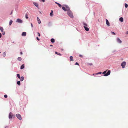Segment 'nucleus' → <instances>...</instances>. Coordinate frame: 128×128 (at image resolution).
I'll list each match as a JSON object with an SVG mask.
<instances>
[{
    "label": "nucleus",
    "mask_w": 128,
    "mask_h": 128,
    "mask_svg": "<svg viewBox=\"0 0 128 128\" xmlns=\"http://www.w3.org/2000/svg\"><path fill=\"white\" fill-rule=\"evenodd\" d=\"M67 14L69 16L72 18H74V16L72 14V12L70 9H68L67 10Z\"/></svg>",
    "instance_id": "1"
},
{
    "label": "nucleus",
    "mask_w": 128,
    "mask_h": 128,
    "mask_svg": "<svg viewBox=\"0 0 128 128\" xmlns=\"http://www.w3.org/2000/svg\"><path fill=\"white\" fill-rule=\"evenodd\" d=\"M106 71H104L102 72V74H104V76H108V75H109L110 74V70H108L107 72L106 73Z\"/></svg>",
    "instance_id": "2"
},
{
    "label": "nucleus",
    "mask_w": 128,
    "mask_h": 128,
    "mask_svg": "<svg viewBox=\"0 0 128 128\" xmlns=\"http://www.w3.org/2000/svg\"><path fill=\"white\" fill-rule=\"evenodd\" d=\"M83 24L84 25V27L85 30L87 31H88V28L86 27L87 26V24L84 22L83 23Z\"/></svg>",
    "instance_id": "3"
},
{
    "label": "nucleus",
    "mask_w": 128,
    "mask_h": 128,
    "mask_svg": "<svg viewBox=\"0 0 128 128\" xmlns=\"http://www.w3.org/2000/svg\"><path fill=\"white\" fill-rule=\"evenodd\" d=\"M16 116L20 120H21L22 119V118L21 115L18 114H17Z\"/></svg>",
    "instance_id": "4"
},
{
    "label": "nucleus",
    "mask_w": 128,
    "mask_h": 128,
    "mask_svg": "<svg viewBox=\"0 0 128 128\" xmlns=\"http://www.w3.org/2000/svg\"><path fill=\"white\" fill-rule=\"evenodd\" d=\"M16 22L19 23H22L23 22V21L20 18H18L16 20Z\"/></svg>",
    "instance_id": "5"
},
{
    "label": "nucleus",
    "mask_w": 128,
    "mask_h": 128,
    "mask_svg": "<svg viewBox=\"0 0 128 128\" xmlns=\"http://www.w3.org/2000/svg\"><path fill=\"white\" fill-rule=\"evenodd\" d=\"M126 64V62H124L121 64V66H122V68H124L125 67Z\"/></svg>",
    "instance_id": "6"
},
{
    "label": "nucleus",
    "mask_w": 128,
    "mask_h": 128,
    "mask_svg": "<svg viewBox=\"0 0 128 128\" xmlns=\"http://www.w3.org/2000/svg\"><path fill=\"white\" fill-rule=\"evenodd\" d=\"M13 116V114L11 112H10L8 115V117L10 119L12 118Z\"/></svg>",
    "instance_id": "7"
},
{
    "label": "nucleus",
    "mask_w": 128,
    "mask_h": 128,
    "mask_svg": "<svg viewBox=\"0 0 128 128\" xmlns=\"http://www.w3.org/2000/svg\"><path fill=\"white\" fill-rule=\"evenodd\" d=\"M62 8H69L68 6L66 5H63L62 6Z\"/></svg>",
    "instance_id": "8"
},
{
    "label": "nucleus",
    "mask_w": 128,
    "mask_h": 128,
    "mask_svg": "<svg viewBox=\"0 0 128 128\" xmlns=\"http://www.w3.org/2000/svg\"><path fill=\"white\" fill-rule=\"evenodd\" d=\"M106 24L108 26H110V23L109 22L108 20H107V19H106Z\"/></svg>",
    "instance_id": "9"
},
{
    "label": "nucleus",
    "mask_w": 128,
    "mask_h": 128,
    "mask_svg": "<svg viewBox=\"0 0 128 128\" xmlns=\"http://www.w3.org/2000/svg\"><path fill=\"white\" fill-rule=\"evenodd\" d=\"M117 42H118V43H121L122 42L121 40H120L119 38H117Z\"/></svg>",
    "instance_id": "10"
},
{
    "label": "nucleus",
    "mask_w": 128,
    "mask_h": 128,
    "mask_svg": "<svg viewBox=\"0 0 128 128\" xmlns=\"http://www.w3.org/2000/svg\"><path fill=\"white\" fill-rule=\"evenodd\" d=\"M26 32H23L22 34V35L23 36H25L26 35Z\"/></svg>",
    "instance_id": "11"
},
{
    "label": "nucleus",
    "mask_w": 128,
    "mask_h": 128,
    "mask_svg": "<svg viewBox=\"0 0 128 128\" xmlns=\"http://www.w3.org/2000/svg\"><path fill=\"white\" fill-rule=\"evenodd\" d=\"M37 20L38 24H40L41 23V21L40 19L38 17H37Z\"/></svg>",
    "instance_id": "12"
},
{
    "label": "nucleus",
    "mask_w": 128,
    "mask_h": 128,
    "mask_svg": "<svg viewBox=\"0 0 128 128\" xmlns=\"http://www.w3.org/2000/svg\"><path fill=\"white\" fill-rule=\"evenodd\" d=\"M53 10H52L51 12H50V16L52 17L53 16Z\"/></svg>",
    "instance_id": "13"
},
{
    "label": "nucleus",
    "mask_w": 128,
    "mask_h": 128,
    "mask_svg": "<svg viewBox=\"0 0 128 128\" xmlns=\"http://www.w3.org/2000/svg\"><path fill=\"white\" fill-rule=\"evenodd\" d=\"M50 41L52 43H53L55 42V40L54 38H52L50 40Z\"/></svg>",
    "instance_id": "14"
},
{
    "label": "nucleus",
    "mask_w": 128,
    "mask_h": 128,
    "mask_svg": "<svg viewBox=\"0 0 128 128\" xmlns=\"http://www.w3.org/2000/svg\"><path fill=\"white\" fill-rule=\"evenodd\" d=\"M24 64H23L21 66L20 68L21 70H22L24 68Z\"/></svg>",
    "instance_id": "15"
},
{
    "label": "nucleus",
    "mask_w": 128,
    "mask_h": 128,
    "mask_svg": "<svg viewBox=\"0 0 128 128\" xmlns=\"http://www.w3.org/2000/svg\"><path fill=\"white\" fill-rule=\"evenodd\" d=\"M121 21V22H122L124 20V19L122 17L120 18L119 19Z\"/></svg>",
    "instance_id": "16"
},
{
    "label": "nucleus",
    "mask_w": 128,
    "mask_h": 128,
    "mask_svg": "<svg viewBox=\"0 0 128 128\" xmlns=\"http://www.w3.org/2000/svg\"><path fill=\"white\" fill-rule=\"evenodd\" d=\"M6 52H4L2 54V56H3L4 57H5L6 56Z\"/></svg>",
    "instance_id": "17"
},
{
    "label": "nucleus",
    "mask_w": 128,
    "mask_h": 128,
    "mask_svg": "<svg viewBox=\"0 0 128 128\" xmlns=\"http://www.w3.org/2000/svg\"><path fill=\"white\" fill-rule=\"evenodd\" d=\"M13 22L12 20H10L9 23V25L10 26L12 23Z\"/></svg>",
    "instance_id": "18"
},
{
    "label": "nucleus",
    "mask_w": 128,
    "mask_h": 128,
    "mask_svg": "<svg viewBox=\"0 0 128 128\" xmlns=\"http://www.w3.org/2000/svg\"><path fill=\"white\" fill-rule=\"evenodd\" d=\"M20 81H22L23 80H24V78L23 76H22L20 78Z\"/></svg>",
    "instance_id": "19"
},
{
    "label": "nucleus",
    "mask_w": 128,
    "mask_h": 128,
    "mask_svg": "<svg viewBox=\"0 0 128 128\" xmlns=\"http://www.w3.org/2000/svg\"><path fill=\"white\" fill-rule=\"evenodd\" d=\"M55 3L57 4H58V6L60 8L62 6L60 4L58 3L57 2H56Z\"/></svg>",
    "instance_id": "20"
},
{
    "label": "nucleus",
    "mask_w": 128,
    "mask_h": 128,
    "mask_svg": "<svg viewBox=\"0 0 128 128\" xmlns=\"http://www.w3.org/2000/svg\"><path fill=\"white\" fill-rule=\"evenodd\" d=\"M0 30H1V32H3V31L4 29L1 26H0Z\"/></svg>",
    "instance_id": "21"
},
{
    "label": "nucleus",
    "mask_w": 128,
    "mask_h": 128,
    "mask_svg": "<svg viewBox=\"0 0 128 128\" xmlns=\"http://www.w3.org/2000/svg\"><path fill=\"white\" fill-rule=\"evenodd\" d=\"M34 5L37 7H38V4L37 3H36L35 2L34 3Z\"/></svg>",
    "instance_id": "22"
},
{
    "label": "nucleus",
    "mask_w": 128,
    "mask_h": 128,
    "mask_svg": "<svg viewBox=\"0 0 128 128\" xmlns=\"http://www.w3.org/2000/svg\"><path fill=\"white\" fill-rule=\"evenodd\" d=\"M17 60L19 61H21L22 60V58L21 57H18V58Z\"/></svg>",
    "instance_id": "23"
},
{
    "label": "nucleus",
    "mask_w": 128,
    "mask_h": 128,
    "mask_svg": "<svg viewBox=\"0 0 128 128\" xmlns=\"http://www.w3.org/2000/svg\"><path fill=\"white\" fill-rule=\"evenodd\" d=\"M55 54L58 55L60 56H61L62 54L60 53H59L57 52H55Z\"/></svg>",
    "instance_id": "24"
},
{
    "label": "nucleus",
    "mask_w": 128,
    "mask_h": 128,
    "mask_svg": "<svg viewBox=\"0 0 128 128\" xmlns=\"http://www.w3.org/2000/svg\"><path fill=\"white\" fill-rule=\"evenodd\" d=\"M17 84L19 86H20V81H18L17 82Z\"/></svg>",
    "instance_id": "25"
},
{
    "label": "nucleus",
    "mask_w": 128,
    "mask_h": 128,
    "mask_svg": "<svg viewBox=\"0 0 128 128\" xmlns=\"http://www.w3.org/2000/svg\"><path fill=\"white\" fill-rule=\"evenodd\" d=\"M73 57L72 56H70V61H73Z\"/></svg>",
    "instance_id": "26"
},
{
    "label": "nucleus",
    "mask_w": 128,
    "mask_h": 128,
    "mask_svg": "<svg viewBox=\"0 0 128 128\" xmlns=\"http://www.w3.org/2000/svg\"><path fill=\"white\" fill-rule=\"evenodd\" d=\"M16 75H17V77L18 78L20 79V74H16Z\"/></svg>",
    "instance_id": "27"
},
{
    "label": "nucleus",
    "mask_w": 128,
    "mask_h": 128,
    "mask_svg": "<svg viewBox=\"0 0 128 128\" xmlns=\"http://www.w3.org/2000/svg\"><path fill=\"white\" fill-rule=\"evenodd\" d=\"M25 18L26 19H28V15L27 14H26L25 15Z\"/></svg>",
    "instance_id": "28"
},
{
    "label": "nucleus",
    "mask_w": 128,
    "mask_h": 128,
    "mask_svg": "<svg viewBox=\"0 0 128 128\" xmlns=\"http://www.w3.org/2000/svg\"><path fill=\"white\" fill-rule=\"evenodd\" d=\"M64 11H67L68 8H62Z\"/></svg>",
    "instance_id": "29"
},
{
    "label": "nucleus",
    "mask_w": 128,
    "mask_h": 128,
    "mask_svg": "<svg viewBox=\"0 0 128 128\" xmlns=\"http://www.w3.org/2000/svg\"><path fill=\"white\" fill-rule=\"evenodd\" d=\"M102 74V72H98V73H96V74H95L96 75H98V74Z\"/></svg>",
    "instance_id": "30"
},
{
    "label": "nucleus",
    "mask_w": 128,
    "mask_h": 128,
    "mask_svg": "<svg viewBox=\"0 0 128 128\" xmlns=\"http://www.w3.org/2000/svg\"><path fill=\"white\" fill-rule=\"evenodd\" d=\"M125 6L126 8H127V7L128 6V5L127 4H125Z\"/></svg>",
    "instance_id": "31"
},
{
    "label": "nucleus",
    "mask_w": 128,
    "mask_h": 128,
    "mask_svg": "<svg viewBox=\"0 0 128 128\" xmlns=\"http://www.w3.org/2000/svg\"><path fill=\"white\" fill-rule=\"evenodd\" d=\"M111 33L112 34H114V35H115L116 34V33H115L114 32H111Z\"/></svg>",
    "instance_id": "32"
},
{
    "label": "nucleus",
    "mask_w": 128,
    "mask_h": 128,
    "mask_svg": "<svg viewBox=\"0 0 128 128\" xmlns=\"http://www.w3.org/2000/svg\"><path fill=\"white\" fill-rule=\"evenodd\" d=\"M4 97L5 98H7L8 97V96L6 94H5L4 95Z\"/></svg>",
    "instance_id": "33"
},
{
    "label": "nucleus",
    "mask_w": 128,
    "mask_h": 128,
    "mask_svg": "<svg viewBox=\"0 0 128 128\" xmlns=\"http://www.w3.org/2000/svg\"><path fill=\"white\" fill-rule=\"evenodd\" d=\"M79 56V57H80L81 58H82L83 57V56H82L81 54H80Z\"/></svg>",
    "instance_id": "34"
},
{
    "label": "nucleus",
    "mask_w": 128,
    "mask_h": 128,
    "mask_svg": "<svg viewBox=\"0 0 128 128\" xmlns=\"http://www.w3.org/2000/svg\"><path fill=\"white\" fill-rule=\"evenodd\" d=\"M37 34H38V36H40V34L39 32H38L37 33Z\"/></svg>",
    "instance_id": "35"
},
{
    "label": "nucleus",
    "mask_w": 128,
    "mask_h": 128,
    "mask_svg": "<svg viewBox=\"0 0 128 128\" xmlns=\"http://www.w3.org/2000/svg\"><path fill=\"white\" fill-rule=\"evenodd\" d=\"M2 32V34L3 35H4L5 34V32L4 31H3V32Z\"/></svg>",
    "instance_id": "36"
},
{
    "label": "nucleus",
    "mask_w": 128,
    "mask_h": 128,
    "mask_svg": "<svg viewBox=\"0 0 128 128\" xmlns=\"http://www.w3.org/2000/svg\"><path fill=\"white\" fill-rule=\"evenodd\" d=\"M75 64L76 65H79V64L77 62H76L75 63Z\"/></svg>",
    "instance_id": "37"
},
{
    "label": "nucleus",
    "mask_w": 128,
    "mask_h": 128,
    "mask_svg": "<svg viewBox=\"0 0 128 128\" xmlns=\"http://www.w3.org/2000/svg\"><path fill=\"white\" fill-rule=\"evenodd\" d=\"M36 38L39 41L40 40V39L38 38V37H36Z\"/></svg>",
    "instance_id": "38"
},
{
    "label": "nucleus",
    "mask_w": 128,
    "mask_h": 128,
    "mask_svg": "<svg viewBox=\"0 0 128 128\" xmlns=\"http://www.w3.org/2000/svg\"><path fill=\"white\" fill-rule=\"evenodd\" d=\"M40 1H42L43 2H45L44 0H40Z\"/></svg>",
    "instance_id": "39"
},
{
    "label": "nucleus",
    "mask_w": 128,
    "mask_h": 128,
    "mask_svg": "<svg viewBox=\"0 0 128 128\" xmlns=\"http://www.w3.org/2000/svg\"><path fill=\"white\" fill-rule=\"evenodd\" d=\"M88 65H90V66H92V65H93V64L92 63H90V64H88Z\"/></svg>",
    "instance_id": "40"
},
{
    "label": "nucleus",
    "mask_w": 128,
    "mask_h": 128,
    "mask_svg": "<svg viewBox=\"0 0 128 128\" xmlns=\"http://www.w3.org/2000/svg\"><path fill=\"white\" fill-rule=\"evenodd\" d=\"M32 27L33 28V25L32 23L30 24Z\"/></svg>",
    "instance_id": "41"
},
{
    "label": "nucleus",
    "mask_w": 128,
    "mask_h": 128,
    "mask_svg": "<svg viewBox=\"0 0 128 128\" xmlns=\"http://www.w3.org/2000/svg\"><path fill=\"white\" fill-rule=\"evenodd\" d=\"M2 36V34L0 33V38H1Z\"/></svg>",
    "instance_id": "42"
},
{
    "label": "nucleus",
    "mask_w": 128,
    "mask_h": 128,
    "mask_svg": "<svg viewBox=\"0 0 128 128\" xmlns=\"http://www.w3.org/2000/svg\"><path fill=\"white\" fill-rule=\"evenodd\" d=\"M20 54H22V52H20Z\"/></svg>",
    "instance_id": "43"
},
{
    "label": "nucleus",
    "mask_w": 128,
    "mask_h": 128,
    "mask_svg": "<svg viewBox=\"0 0 128 128\" xmlns=\"http://www.w3.org/2000/svg\"><path fill=\"white\" fill-rule=\"evenodd\" d=\"M15 117V115H14L13 114V116L12 117L13 118H14Z\"/></svg>",
    "instance_id": "44"
},
{
    "label": "nucleus",
    "mask_w": 128,
    "mask_h": 128,
    "mask_svg": "<svg viewBox=\"0 0 128 128\" xmlns=\"http://www.w3.org/2000/svg\"><path fill=\"white\" fill-rule=\"evenodd\" d=\"M12 11L10 14V15L12 14Z\"/></svg>",
    "instance_id": "45"
},
{
    "label": "nucleus",
    "mask_w": 128,
    "mask_h": 128,
    "mask_svg": "<svg viewBox=\"0 0 128 128\" xmlns=\"http://www.w3.org/2000/svg\"><path fill=\"white\" fill-rule=\"evenodd\" d=\"M126 34H128V31H127L126 33Z\"/></svg>",
    "instance_id": "46"
},
{
    "label": "nucleus",
    "mask_w": 128,
    "mask_h": 128,
    "mask_svg": "<svg viewBox=\"0 0 128 128\" xmlns=\"http://www.w3.org/2000/svg\"><path fill=\"white\" fill-rule=\"evenodd\" d=\"M5 128H8V126H6L5 127Z\"/></svg>",
    "instance_id": "47"
},
{
    "label": "nucleus",
    "mask_w": 128,
    "mask_h": 128,
    "mask_svg": "<svg viewBox=\"0 0 128 128\" xmlns=\"http://www.w3.org/2000/svg\"><path fill=\"white\" fill-rule=\"evenodd\" d=\"M50 46H53V45L52 44H51L50 45Z\"/></svg>",
    "instance_id": "48"
},
{
    "label": "nucleus",
    "mask_w": 128,
    "mask_h": 128,
    "mask_svg": "<svg viewBox=\"0 0 128 128\" xmlns=\"http://www.w3.org/2000/svg\"><path fill=\"white\" fill-rule=\"evenodd\" d=\"M39 12L40 14H41V13L40 12Z\"/></svg>",
    "instance_id": "49"
},
{
    "label": "nucleus",
    "mask_w": 128,
    "mask_h": 128,
    "mask_svg": "<svg viewBox=\"0 0 128 128\" xmlns=\"http://www.w3.org/2000/svg\"><path fill=\"white\" fill-rule=\"evenodd\" d=\"M14 41H13V42H12V43H14Z\"/></svg>",
    "instance_id": "50"
},
{
    "label": "nucleus",
    "mask_w": 128,
    "mask_h": 128,
    "mask_svg": "<svg viewBox=\"0 0 128 128\" xmlns=\"http://www.w3.org/2000/svg\"><path fill=\"white\" fill-rule=\"evenodd\" d=\"M0 53H1V52H0Z\"/></svg>",
    "instance_id": "51"
},
{
    "label": "nucleus",
    "mask_w": 128,
    "mask_h": 128,
    "mask_svg": "<svg viewBox=\"0 0 128 128\" xmlns=\"http://www.w3.org/2000/svg\"><path fill=\"white\" fill-rule=\"evenodd\" d=\"M94 74H93V75H94Z\"/></svg>",
    "instance_id": "52"
}]
</instances>
